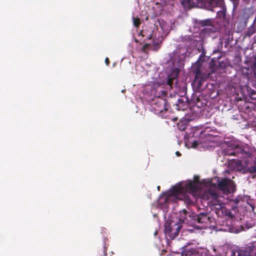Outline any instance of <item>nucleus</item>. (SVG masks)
<instances>
[{"mask_svg":"<svg viewBox=\"0 0 256 256\" xmlns=\"http://www.w3.org/2000/svg\"><path fill=\"white\" fill-rule=\"evenodd\" d=\"M236 253H237V252H236V249H234V250H233L232 251L231 256H236Z\"/></svg>","mask_w":256,"mask_h":256,"instance_id":"obj_22","label":"nucleus"},{"mask_svg":"<svg viewBox=\"0 0 256 256\" xmlns=\"http://www.w3.org/2000/svg\"><path fill=\"white\" fill-rule=\"evenodd\" d=\"M176 154L178 156H181V154L178 151L176 152Z\"/></svg>","mask_w":256,"mask_h":256,"instance_id":"obj_30","label":"nucleus"},{"mask_svg":"<svg viewBox=\"0 0 256 256\" xmlns=\"http://www.w3.org/2000/svg\"><path fill=\"white\" fill-rule=\"evenodd\" d=\"M224 155L233 156L242 159H245L251 156V154L246 152L241 147L235 146L233 150H226L224 152Z\"/></svg>","mask_w":256,"mask_h":256,"instance_id":"obj_6","label":"nucleus"},{"mask_svg":"<svg viewBox=\"0 0 256 256\" xmlns=\"http://www.w3.org/2000/svg\"><path fill=\"white\" fill-rule=\"evenodd\" d=\"M182 214H184L186 215V214L188 213V212L186 210L184 209V210H182Z\"/></svg>","mask_w":256,"mask_h":256,"instance_id":"obj_26","label":"nucleus"},{"mask_svg":"<svg viewBox=\"0 0 256 256\" xmlns=\"http://www.w3.org/2000/svg\"><path fill=\"white\" fill-rule=\"evenodd\" d=\"M177 120V118H174V120Z\"/></svg>","mask_w":256,"mask_h":256,"instance_id":"obj_35","label":"nucleus"},{"mask_svg":"<svg viewBox=\"0 0 256 256\" xmlns=\"http://www.w3.org/2000/svg\"><path fill=\"white\" fill-rule=\"evenodd\" d=\"M198 180H199V178L198 176H194V180L195 181V182H194V183H196V182H197L198 181Z\"/></svg>","mask_w":256,"mask_h":256,"instance_id":"obj_24","label":"nucleus"},{"mask_svg":"<svg viewBox=\"0 0 256 256\" xmlns=\"http://www.w3.org/2000/svg\"><path fill=\"white\" fill-rule=\"evenodd\" d=\"M234 201L236 204H238L240 202V200L238 198H236Z\"/></svg>","mask_w":256,"mask_h":256,"instance_id":"obj_28","label":"nucleus"},{"mask_svg":"<svg viewBox=\"0 0 256 256\" xmlns=\"http://www.w3.org/2000/svg\"><path fill=\"white\" fill-rule=\"evenodd\" d=\"M237 256H256V242L236 248Z\"/></svg>","mask_w":256,"mask_h":256,"instance_id":"obj_5","label":"nucleus"},{"mask_svg":"<svg viewBox=\"0 0 256 256\" xmlns=\"http://www.w3.org/2000/svg\"><path fill=\"white\" fill-rule=\"evenodd\" d=\"M133 24H134V25L136 27V28H138L140 24V19L136 17V18H133Z\"/></svg>","mask_w":256,"mask_h":256,"instance_id":"obj_16","label":"nucleus"},{"mask_svg":"<svg viewBox=\"0 0 256 256\" xmlns=\"http://www.w3.org/2000/svg\"><path fill=\"white\" fill-rule=\"evenodd\" d=\"M142 32H142V31L140 32V34H142V36H144V35L142 34Z\"/></svg>","mask_w":256,"mask_h":256,"instance_id":"obj_33","label":"nucleus"},{"mask_svg":"<svg viewBox=\"0 0 256 256\" xmlns=\"http://www.w3.org/2000/svg\"><path fill=\"white\" fill-rule=\"evenodd\" d=\"M226 215L228 216L230 218H232L233 216L232 212L230 211L228 212L226 214Z\"/></svg>","mask_w":256,"mask_h":256,"instance_id":"obj_25","label":"nucleus"},{"mask_svg":"<svg viewBox=\"0 0 256 256\" xmlns=\"http://www.w3.org/2000/svg\"><path fill=\"white\" fill-rule=\"evenodd\" d=\"M178 104H180V103H183L184 102H183V100L182 99H178Z\"/></svg>","mask_w":256,"mask_h":256,"instance_id":"obj_27","label":"nucleus"},{"mask_svg":"<svg viewBox=\"0 0 256 256\" xmlns=\"http://www.w3.org/2000/svg\"><path fill=\"white\" fill-rule=\"evenodd\" d=\"M160 186H158V189L159 190H160Z\"/></svg>","mask_w":256,"mask_h":256,"instance_id":"obj_34","label":"nucleus"},{"mask_svg":"<svg viewBox=\"0 0 256 256\" xmlns=\"http://www.w3.org/2000/svg\"><path fill=\"white\" fill-rule=\"evenodd\" d=\"M154 48L155 50H158L160 48V46H158V42H155L153 43Z\"/></svg>","mask_w":256,"mask_h":256,"instance_id":"obj_19","label":"nucleus"},{"mask_svg":"<svg viewBox=\"0 0 256 256\" xmlns=\"http://www.w3.org/2000/svg\"><path fill=\"white\" fill-rule=\"evenodd\" d=\"M105 62L107 66H108L110 64V60L108 58H106L105 59Z\"/></svg>","mask_w":256,"mask_h":256,"instance_id":"obj_20","label":"nucleus"},{"mask_svg":"<svg viewBox=\"0 0 256 256\" xmlns=\"http://www.w3.org/2000/svg\"><path fill=\"white\" fill-rule=\"evenodd\" d=\"M246 168L245 170L246 172H250V174H253L256 172V162L254 161H252V164L250 166H248V164H247V161L246 160Z\"/></svg>","mask_w":256,"mask_h":256,"instance_id":"obj_11","label":"nucleus"},{"mask_svg":"<svg viewBox=\"0 0 256 256\" xmlns=\"http://www.w3.org/2000/svg\"><path fill=\"white\" fill-rule=\"evenodd\" d=\"M218 188L225 192H230V189L234 184V182L228 178H224L218 182Z\"/></svg>","mask_w":256,"mask_h":256,"instance_id":"obj_8","label":"nucleus"},{"mask_svg":"<svg viewBox=\"0 0 256 256\" xmlns=\"http://www.w3.org/2000/svg\"><path fill=\"white\" fill-rule=\"evenodd\" d=\"M152 38V36L150 35L148 37V40H150Z\"/></svg>","mask_w":256,"mask_h":256,"instance_id":"obj_32","label":"nucleus"},{"mask_svg":"<svg viewBox=\"0 0 256 256\" xmlns=\"http://www.w3.org/2000/svg\"><path fill=\"white\" fill-rule=\"evenodd\" d=\"M198 144L197 142L195 141L193 142L192 146L194 148H196L198 146Z\"/></svg>","mask_w":256,"mask_h":256,"instance_id":"obj_23","label":"nucleus"},{"mask_svg":"<svg viewBox=\"0 0 256 256\" xmlns=\"http://www.w3.org/2000/svg\"><path fill=\"white\" fill-rule=\"evenodd\" d=\"M208 4L212 8L221 7L224 4V0H208Z\"/></svg>","mask_w":256,"mask_h":256,"instance_id":"obj_13","label":"nucleus"},{"mask_svg":"<svg viewBox=\"0 0 256 256\" xmlns=\"http://www.w3.org/2000/svg\"><path fill=\"white\" fill-rule=\"evenodd\" d=\"M178 76V74H169L168 76L167 79V84L170 86V88H172V84L174 82L176 83L177 79L176 78Z\"/></svg>","mask_w":256,"mask_h":256,"instance_id":"obj_10","label":"nucleus"},{"mask_svg":"<svg viewBox=\"0 0 256 256\" xmlns=\"http://www.w3.org/2000/svg\"><path fill=\"white\" fill-rule=\"evenodd\" d=\"M161 92L162 96L156 97L151 102L152 109L154 110L156 114L162 113L164 111L166 112L169 107L166 98L167 92L162 90Z\"/></svg>","mask_w":256,"mask_h":256,"instance_id":"obj_4","label":"nucleus"},{"mask_svg":"<svg viewBox=\"0 0 256 256\" xmlns=\"http://www.w3.org/2000/svg\"><path fill=\"white\" fill-rule=\"evenodd\" d=\"M188 122L186 120H180L177 124V128L180 131H184L186 128Z\"/></svg>","mask_w":256,"mask_h":256,"instance_id":"obj_12","label":"nucleus"},{"mask_svg":"<svg viewBox=\"0 0 256 256\" xmlns=\"http://www.w3.org/2000/svg\"><path fill=\"white\" fill-rule=\"evenodd\" d=\"M163 198H164V202H166L168 200V198L167 196H164Z\"/></svg>","mask_w":256,"mask_h":256,"instance_id":"obj_29","label":"nucleus"},{"mask_svg":"<svg viewBox=\"0 0 256 256\" xmlns=\"http://www.w3.org/2000/svg\"><path fill=\"white\" fill-rule=\"evenodd\" d=\"M182 228L180 219L176 220L168 219L164 224V234L166 238L174 239L177 236Z\"/></svg>","mask_w":256,"mask_h":256,"instance_id":"obj_2","label":"nucleus"},{"mask_svg":"<svg viewBox=\"0 0 256 256\" xmlns=\"http://www.w3.org/2000/svg\"><path fill=\"white\" fill-rule=\"evenodd\" d=\"M208 194L211 196L212 198L214 200H216L218 198L217 194L212 192V191L208 192Z\"/></svg>","mask_w":256,"mask_h":256,"instance_id":"obj_17","label":"nucleus"},{"mask_svg":"<svg viewBox=\"0 0 256 256\" xmlns=\"http://www.w3.org/2000/svg\"><path fill=\"white\" fill-rule=\"evenodd\" d=\"M254 30H252V31H251L250 30L248 32V36H251L252 34L254 33Z\"/></svg>","mask_w":256,"mask_h":256,"instance_id":"obj_21","label":"nucleus"},{"mask_svg":"<svg viewBox=\"0 0 256 256\" xmlns=\"http://www.w3.org/2000/svg\"><path fill=\"white\" fill-rule=\"evenodd\" d=\"M107 248L105 242H104L102 248L100 250V252H98V256H107L106 253Z\"/></svg>","mask_w":256,"mask_h":256,"instance_id":"obj_15","label":"nucleus"},{"mask_svg":"<svg viewBox=\"0 0 256 256\" xmlns=\"http://www.w3.org/2000/svg\"><path fill=\"white\" fill-rule=\"evenodd\" d=\"M198 189V184L190 180L188 182L172 186L169 192V195L183 200L188 204H193L194 202L189 194H192L194 197V194Z\"/></svg>","mask_w":256,"mask_h":256,"instance_id":"obj_1","label":"nucleus"},{"mask_svg":"<svg viewBox=\"0 0 256 256\" xmlns=\"http://www.w3.org/2000/svg\"><path fill=\"white\" fill-rule=\"evenodd\" d=\"M202 23H203V24H202V25H203V26H206V25H207V24H206V23H207V22H206H206H202Z\"/></svg>","mask_w":256,"mask_h":256,"instance_id":"obj_31","label":"nucleus"},{"mask_svg":"<svg viewBox=\"0 0 256 256\" xmlns=\"http://www.w3.org/2000/svg\"><path fill=\"white\" fill-rule=\"evenodd\" d=\"M192 220L200 226H198V228H203L209 222L210 217L207 212H200L198 214H194L192 216Z\"/></svg>","mask_w":256,"mask_h":256,"instance_id":"obj_7","label":"nucleus"},{"mask_svg":"<svg viewBox=\"0 0 256 256\" xmlns=\"http://www.w3.org/2000/svg\"><path fill=\"white\" fill-rule=\"evenodd\" d=\"M192 72L195 75L193 83L196 86L197 88H200L202 82L206 80L210 74L202 68L201 64L198 61L192 66Z\"/></svg>","mask_w":256,"mask_h":256,"instance_id":"obj_3","label":"nucleus"},{"mask_svg":"<svg viewBox=\"0 0 256 256\" xmlns=\"http://www.w3.org/2000/svg\"><path fill=\"white\" fill-rule=\"evenodd\" d=\"M150 46V44H148V43L145 44L143 46H142V50L143 52H145V51L146 50L147 48H148Z\"/></svg>","mask_w":256,"mask_h":256,"instance_id":"obj_18","label":"nucleus"},{"mask_svg":"<svg viewBox=\"0 0 256 256\" xmlns=\"http://www.w3.org/2000/svg\"><path fill=\"white\" fill-rule=\"evenodd\" d=\"M196 254V250L194 248L186 246L182 250V256H194Z\"/></svg>","mask_w":256,"mask_h":256,"instance_id":"obj_9","label":"nucleus"},{"mask_svg":"<svg viewBox=\"0 0 256 256\" xmlns=\"http://www.w3.org/2000/svg\"><path fill=\"white\" fill-rule=\"evenodd\" d=\"M237 168L240 170H245L246 164H242V160H237L236 162Z\"/></svg>","mask_w":256,"mask_h":256,"instance_id":"obj_14","label":"nucleus"}]
</instances>
